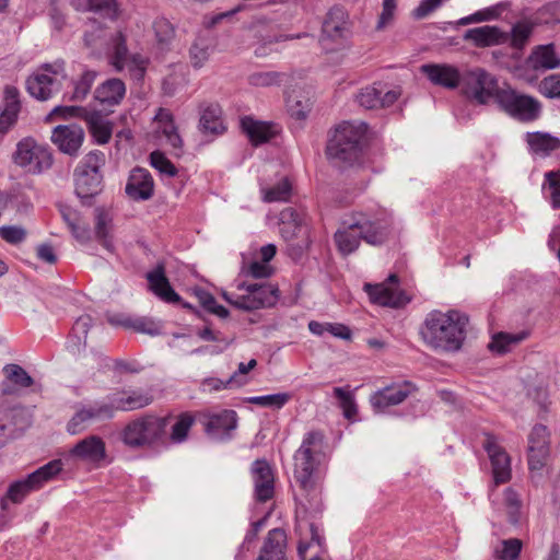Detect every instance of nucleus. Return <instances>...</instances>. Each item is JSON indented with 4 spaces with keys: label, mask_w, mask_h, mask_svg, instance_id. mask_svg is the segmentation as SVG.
I'll list each match as a JSON object with an SVG mask.
<instances>
[{
    "label": "nucleus",
    "mask_w": 560,
    "mask_h": 560,
    "mask_svg": "<svg viewBox=\"0 0 560 560\" xmlns=\"http://www.w3.org/2000/svg\"><path fill=\"white\" fill-rule=\"evenodd\" d=\"M324 447V434L319 431H310L304 434L293 456L294 478L313 510L322 508L320 467L325 462Z\"/></svg>",
    "instance_id": "nucleus-1"
},
{
    "label": "nucleus",
    "mask_w": 560,
    "mask_h": 560,
    "mask_svg": "<svg viewBox=\"0 0 560 560\" xmlns=\"http://www.w3.org/2000/svg\"><path fill=\"white\" fill-rule=\"evenodd\" d=\"M468 317L458 311L430 312L420 327L423 342L435 351L456 352L466 339Z\"/></svg>",
    "instance_id": "nucleus-2"
},
{
    "label": "nucleus",
    "mask_w": 560,
    "mask_h": 560,
    "mask_svg": "<svg viewBox=\"0 0 560 560\" xmlns=\"http://www.w3.org/2000/svg\"><path fill=\"white\" fill-rule=\"evenodd\" d=\"M63 464L61 459H52L40 466L24 478L12 481L5 494L0 499L2 511H9L11 504H21L35 491L43 489L48 482L55 480L62 471Z\"/></svg>",
    "instance_id": "nucleus-3"
},
{
    "label": "nucleus",
    "mask_w": 560,
    "mask_h": 560,
    "mask_svg": "<svg viewBox=\"0 0 560 560\" xmlns=\"http://www.w3.org/2000/svg\"><path fill=\"white\" fill-rule=\"evenodd\" d=\"M354 215L355 220H351L349 226H357L365 243L380 246L394 237L393 217L385 209L357 211Z\"/></svg>",
    "instance_id": "nucleus-4"
},
{
    "label": "nucleus",
    "mask_w": 560,
    "mask_h": 560,
    "mask_svg": "<svg viewBox=\"0 0 560 560\" xmlns=\"http://www.w3.org/2000/svg\"><path fill=\"white\" fill-rule=\"evenodd\" d=\"M167 427L168 418L147 415L129 422L121 432V440L132 448L150 446L165 436Z\"/></svg>",
    "instance_id": "nucleus-5"
},
{
    "label": "nucleus",
    "mask_w": 560,
    "mask_h": 560,
    "mask_svg": "<svg viewBox=\"0 0 560 560\" xmlns=\"http://www.w3.org/2000/svg\"><path fill=\"white\" fill-rule=\"evenodd\" d=\"M498 105L511 117L522 121L536 120L541 112L540 103L533 96L504 89L498 95Z\"/></svg>",
    "instance_id": "nucleus-6"
},
{
    "label": "nucleus",
    "mask_w": 560,
    "mask_h": 560,
    "mask_svg": "<svg viewBox=\"0 0 560 560\" xmlns=\"http://www.w3.org/2000/svg\"><path fill=\"white\" fill-rule=\"evenodd\" d=\"M350 33L348 12L341 7L330 8L323 22L322 42L332 45L334 50L341 49L348 45Z\"/></svg>",
    "instance_id": "nucleus-7"
},
{
    "label": "nucleus",
    "mask_w": 560,
    "mask_h": 560,
    "mask_svg": "<svg viewBox=\"0 0 560 560\" xmlns=\"http://www.w3.org/2000/svg\"><path fill=\"white\" fill-rule=\"evenodd\" d=\"M240 290L245 293L236 296V307L245 311H254L276 305L279 300V289L270 282L242 283Z\"/></svg>",
    "instance_id": "nucleus-8"
},
{
    "label": "nucleus",
    "mask_w": 560,
    "mask_h": 560,
    "mask_svg": "<svg viewBox=\"0 0 560 560\" xmlns=\"http://www.w3.org/2000/svg\"><path fill=\"white\" fill-rule=\"evenodd\" d=\"M502 90L498 85V80L483 69L478 68L465 75L463 91L468 98L478 104H487L492 98L498 103V95Z\"/></svg>",
    "instance_id": "nucleus-9"
},
{
    "label": "nucleus",
    "mask_w": 560,
    "mask_h": 560,
    "mask_svg": "<svg viewBox=\"0 0 560 560\" xmlns=\"http://www.w3.org/2000/svg\"><path fill=\"white\" fill-rule=\"evenodd\" d=\"M63 61L40 65L26 80L28 93L39 101L50 98L56 81L58 77L63 75Z\"/></svg>",
    "instance_id": "nucleus-10"
},
{
    "label": "nucleus",
    "mask_w": 560,
    "mask_h": 560,
    "mask_svg": "<svg viewBox=\"0 0 560 560\" xmlns=\"http://www.w3.org/2000/svg\"><path fill=\"white\" fill-rule=\"evenodd\" d=\"M14 161L27 172L42 173L51 166L52 155L43 142H18Z\"/></svg>",
    "instance_id": "nucleus-11"
},
{
    "label": "nucleus",
    "mask_w": 560,
    "mask_h": 560,
    "mask_svg": "<svg viewBox=\"0 0 560 560\" xmlns=\"http://www.w3.org/2000/svg\"><path fill=\"white\" fill-rule=\"evenodd\" d=\"M398 277L389 275L382 283L364 285V291L373 304L387 307H401L410 302V298L397 287Z\"/></svg>",
    "instance_id": "nucleus-12"
},
{
    "label": "nucleus",
    "mask_w": 560,
    "mask_h": 560,
    "mask_svg": "<svg viewBox=\"0 0 560 560\" xmlns=\"http://www.w3.org/2000/svg\"><path fill=\"white\" fill-rule=\"evenodd\" d=\"M549 431L544 424H536L528 435V467L530 471H540L550 452Z\"/></svg>",
    "instance_id": "nucleus-13"
},
{
    "label": "nucleus",
    "mask_w": 560,
    "mask_h": 560,
    "mask_svg": "<svg viewBox=\"0 0 560 560\" xmlns=\"http://www.w3.org/2000/svg\"><path fill=\"white\" fill-rule=\"evenodd\" d=\"M153 401V396L149 390L130 389L119 390L107 396L105 402L110 409V417L115 411H132L144 408Z\"/></svg>",
    "instance_id": "nucleus-14"
},
{
    "label": "nucleus",
    "mask_w": 560,
    "mask_h": 560,
    "mask_svg": "<svg viewBox=\"0 0 560 560\" xmlns=\"http://www.w3.org/2000/svg\"><path fill=\"white\" fill-rule=\"evenodd\" d=\"M483 448L488 453L495 486L511 479V458L492 434H486Z\"/></svg>",
    "instance_id": "nucleus-15"
},
{
    "label": "nucleus",
    "mask_w": 560,
    "mask_h": 560,
    "mask_svg": "<svg viewBox=\"0 0 560 560\" xmlns=\"http://www.w3.org/2000/svg\"><path fill=\"white\" fill-rule=\"evenodd\" d=\"M78 12L93 13L102 21L116 23L121 20L125 9L119 0H71Z\"/></svg>",
    "instance_id": "nucleus-16"
},
{
    "label": "nucleus",
    "mask_w": 560,
    "mask_h": 560,
    "mask_svg": "<svg viewBox=\"0 0 560 560\" xmlns=\"http://www.w3.org/2000/svg\"><path fill=\"white\" fill-rule=\"evenodd\" d=\"M415 390L410 382L393 384L371 395L370 402L376 412H384L386 408L401 404Z\"/></svg>",
    "instance_id": "nucleus-17"
},
{
    "label": "nucleus",
    "mask_w": 560,
    "mask_h": 560,
    "mask_svg": "<svg viewBox=\"0 0 560 560\" xmlns=\"http://www.w3.org/2000/svg\"><path fill=\"white\" fill-rule=\"evenodd\" d=\"M368 142H328L326 154L337 167L345 168L361 161L364 144Z\"/></svg>",
    "instance_id": "nucleus-18"
},
{
    "label": "nucleus",
    "mask_w": 560,
    "mask_h": 560,
    "mask_svg": "<svg viewBox=\"0 0 560 560\" xmlns=\"http://www.w3.org/2000/svg\"><path fill=\"white\" fill-rule=\"evenodd\" d=\"M240 130L248 140H273L282 133L280 124L259 120L252 115L240 118Z\"/></svg>",
    "instance_id": "nucleus-19"
},
{
    "label": "nucleus",
    "mask_w": 560,
    "mask_h": 560,
    "mask_svg": "<svg viewBox=\"0 0 560 560\" xmlns=\"http://www.w3.org/2000/svg\"><path fill=\"white\" fill-rule=\"evenodd\" d=\"M110 418V409L105 400L95 401L92 405L82 407L73 415L67 424V431L71 435H75L82 432L90 422Z\"/></svg>",
    "instance_id": "nucleus-20"
},
{
    "label": "nucleus",
    "mask_w": 560,
    "mask_h": 560,
    "mask_svg": "<svg viewBox=\"0 0 560 560\" xmlns=\"http://www.w3.org/2000/svg\"><path fill=\"white\" fill-rule=\"evenodd\" d=\"M255 498L266 502L273 497L275 478L272 469L266 459H256L252 465Z\"/></svg>",
    "instance_id": "nucleus-21"
},
{
    "label": "nucleus",
    "mask_w": 560,
    "mask_h": 560,
    "mask_svg": "<svg viewBox=\"0 0 560 560\" xmlns=\"http://www.w3.org/2000/svg\"><path fill=\"white\" fill-rule=\"evenodd\" d=\"M69 455L85 463L100 464L106 458V445L102 438L90 435L80 440Z\"/></svg>",
    "instance_id": "nucleus-22"
},
{
    "label": "nucleus",
    "mask_w": 560,
    "mask_h": 560,
    "mask_svg": "<svg viewBox=\"0 0 560 560\" xmlns=\"http://www.w3.org/2000/svg\"><path fill=\"white\" fill-rule=\"evenodd\" d=\"M109 323L114 326H121L150 336H158L164 331V325L161 320L148 316L116 314L109 317Z\"/></svg>",
    "instance_id": "nucleus-23"
},
{
    "label": "nucleus",
    "mask_w": 560,
    "mask_h": 560,
    "mask_svg": "<svg viewBox=\"0 0 560 560\" xmlns=\"http://www.w3.org/2000/svg\"><path fill=\"white\" fill-rule=\"evenodd\" d=\"M237 425V415L234 410H222L208 417L205 423L207 434L217 441L229 439Z\"/></svg>",
    "instance_id": "nucleus-24"
},
{
    "label": "nucleus",
    "mask_w": 560,
    "mask_h": 560,
    "mask_svg": "<svg viewBox=\"0 0 560 560\" xmlns=\"http://www.w3.org/2000/svg\"><path fill=\"white\" fill-rule=\"evenodd\" d=\"M351 220H355L354 212L342 219L341 226L334 234V242L342 256L353 254L363 241L358 228L349 226Z\"/></svg>",
    "instance_id": "nucleus-25"
},
{
    "label": "nucleus",
    "mask_w": 560,
    "mask_h": 560,
    "mask_svg": "<svg viewBox=\"0 0 560 560\" xmlns=\"http://www.w3.org/2000/svg\"><path fill=\"white\" fill-rule=\"evenodd\" d=\"M126 194L133 200H148L152 197L154 183L147 168L136 167L130 172Z\"/></svg>",
    "instance_id": "nucleus-26"
},
{
    "label": "nucleus",
    "mask_w": 560,
    "mask_h": 560,
    "mask_svg": "<svg viewBox=\"0 0 560 560\" xmlns=\"http://www.w3.org/2000/svg\"><path fill=\"white\" fill-rule=\"evenodd\" d=\"M21 110L20 93L13 85L4 89L3 108L0 113V137L16 124Z\"/></svg>",
    "instance_id": "nucleus-27"
},
{
    "label": "nucleus",
    "mask_w": 560,
    "mask_h": 560,
    "mask_svg": "<svg viewBox=\"0 0 560 560\" xmlns=\"http://www.w3.org/2000/svg\"><path fill=\"white\" fill-rule=\"evenodd\" d=\"M464 38L471 42L478 48H485L506 44L509 34L501 31L498 26L485 25L468 30Z\"/></svg>",
    "instance_id": "nucleus-28"
},
{
    "label": "nucleus",
    "mask_w": 560,
    "mask_h": 560,
    "mask_svg": "<svg viewBox=\"0 0 560 560\" xmlns=\"http://www.w3.org/2000/svg\"><path fill=\"white\" fill-rule=\"evenodd\" d=\"M421 72L435 85L450 90L456 89L460 83V73L457 68L450 65H423Z\"/></svg>",
    "instance_id": "nucleus-29"
},
{
    "label": "nucleus",
    "mask_w": 560,
    "mask_h": 560,
    "mask_svg": "<svg viewBox=\"0 0 560 560\" xmlns=\"http://www.w3.org/2000/svg\"><path fill=\"white\" fill-rule=\"evenodd\" d=\"M199 122L205 133L214 137L223 136L228 130L223 110L218 103L208 104L202 108Z\"/></svg>",
    "instance_id": "nucleus-30"
},
{
    "label": "nucleus",
    "mask_w": 560,
    "mask_h": 560,
    "mask_svg": "<svg viewBox=\"0 0 560 560\" xmlns=\"http://www.w3.org/2000/svg\"><path fill=\"white\" fill-rule=\"evenodd\" d=\"M30 423L27 412L20 406L0 409V432L9 436L22 432Z\"/></svg>",
    "instance_id": "nucleus-31"
},
{
    "label": "nucleus",
    "mask_w": 560,
    "mask_h": 560,
    "mask_svg": "<svg viewBox=\"0 0 560 560\" xmlns=\"http://www.w3.org/2000/svg\"><path fill=\"white\" fill-rule=\"evenodd\" d=\"M96 78L97 72L95 70H83L78 78L71 81L70 90L63 94V101L69 103L83 102L90 94Z\"/></svg>",
    "instance_id": "nucleus-32"
},
{
    "label": "nucleus",
    "mask_w": 560,
    "mask_h": 560,
    "mask_svg": "<svg viewBox=\"0 0 560 560\" xmlns=\"http://www.w3.org/2000/svg\"><path fill=\"white\" fill-rule=\"evenodd\" d=\"M102 175L100 172H88L79 167L74 171V186L77 196L84 200L94 197L101 191Z\"/></svg>",
    "instance_id": "nucleus-33"
},
{
    "label": "nucleus",
    "mask_w": 560,
    "mask_h": 560,
    "mask_svg": "<svg viewBox=\"0 0 560 560\" xmlns=\"http://www.w3.org/2000/svg\"><path fill=\"white\" fill-rule=\"evenodd\" d=\"M126 94V86L122 80L113 78L100 84L94 91V98L102 105H118Z\"/></svg>",
    "instance_id": "nucleus-34"
},
{
    "label": "nucleus",
    "mask_w": 560,
    "mask_h": 560,
    "mask_svg": "<svg viewBox=\"0 0 560 560\" xmlns=\"http://www.w3.org/2000/svg\"><path fill=\"white\" fill-rule=\"evenodd\" d=\"M373 136L366 122L343 120L335 126L331 140H368Z\"/></svg>",
    "instance_id": "nucleus-35"
},
{
    "label": "nucleus",
    "mask_w": 560,
    "mask_h": 560,
    "mask_svg": "<svg viewBox=\"0 0 560 560\" xmlns=\"http://www.w3.org/2000/svg\"><path fill=\"white\" fill-rule=\"evenodd\" d=\"M285 541L287 536L283 529H271L267 535L257 560H285Z\"/></svg>",
    "instance_id": "nucleus-36"
},
{
    "label": "nucleus",
    "mask_w": 560,
    "mask_h": 560,
    "mask_svg": "<svg viewBox=\"0 0 560 560\" xmlns=\"http://www.w3.org/2000/svg\"><path fill=\"white\" fill-rule=\"evenodd\" d=\"M7 382L2 384L4 394H13L16 389L27 388L33 385L32 376L19 364L10 363L3 368Z\"/></svg>",
    "instance_id": "nucleus-37"
},
{
    "label": "nucleus",
    "mask_w": 560,
    "mask_h": 560,
    "mask_svg": "<svg viewBox=\"0 0 560 560\" xmlns=\"http://www.w3.org/2000/svg\"><path fill=\"white\" fill-rule=\"evenodd\" d=\"M88 131L93 140H110L114 133V124L100 112H86L83 117Z\"/></svg>",
    "instance_id": "nucleus-38"
},
{
    "label": "nucleus",
    "mask_w": 560,
    "mask_h": 560,
    "mask_svg": "<svg viewBox=\"0 0 560 560\" xmlns=\"http://www.w3.org/2000/svg\"><path fill=\"white\" fill-rule=\"evenodd\" d=\"M128 57L127 36L121 31H117L109 40L108 61L116 71H122Z\"/></svg>",
    "instance_id": "nucleus-39"
},
{
    "label": "nucleus",
    "mask_w": 560,
    "mask_h": 560,
    "mask_svg": "<svg viewBox=\"0 0 560 560\" xmlns=\"http://www.w3.org/2000/svg\"><path fill=\"white\" fill-rule=\"evenodd\" d=\"M150 290L161 300L167 303L175 302V290L171 287L165 277L163 268L159 267L149 272L148 276Z\"/></svg>",
    "instance_id": "nucleus-40"
},
{
    "label": "nucleus",
    "mask_w": 560,
    "mask_h": 560,
    "mask_svg": "<svg viewBox=\"0 0 560 560\" xmlns=\"http://www.w3.org/2000/svg\"><path fill=\"white\" fill-rule=\"evenodd\" d=\"M92 317L90 315H82L77 318L72 326L70 338L67 341V347L73 353L80 352L86 346V337L90 327L92 326Z\"/></svg>",
    "instance_id": "nucleus-41"
},
{
    "label": "nucleus",
    "mask_w": 560,
    "mask_h": 560,
    "mask_svg": "<svg viewBox=\"0 0 560 560\" xmlns=\"http://www.w3.org/2000/svg\"><path fill=\"white\" fill-rule=\"evenodd\" d=\"M302 218L292 208H285L280 212V233L285 241L293 240L301 231Z\"/></svg>",
    "instance_id": "nucleus-42"
},
{
    "label": "nucleus",
    "mask_w": 560,
    "mask_h": 560,
    "mask_svg": "<svg viewBox=\"0 0 560 560\" xmlns=\"http://www.w3.org/2000/svg\"><path fill=\"white\" fill-rule=\"evenodd\" d=\"M535 68L553 69L560 66L552 44L536 46L530 55Z\"/></svg>",
    "instance_id": "nucleus-43"
},
{
    "label": "nucleus",
    "mask_w": 560,
    "mask_h": 560,
    "mask_svg": "<svg viewBox=\"0 0 560 560\" xmlns=\"http://www.w3.org/2000/svg\"><path fill=\"white\" fill-rule=\"evenodd\" d=\"M528 337L527 331H520L515 334L498 332L492 337L489 343V349L498 354L506 353L511 350L512 346L520 343Z\"/></svg>",
    "instance_id": "nucleus-44"
},
{
    "label": "nucleus",
    "mask_w": 560,
    "mask_h": 560,
    "mask_svg": "<svg viewBox=\"0 0 560 560\" xmlns=\"http://www.w3.org/2000/svg\"><path fill=\"white\" fill-rule=\"evenodd\" d=\"M197 335L203 340L215 342L214 346H207L205 348L198 349V352L219 354L226 350L231 343V339L224 337L219 331L210 329L209 327H205L203 329L198 330Z\"/></svg>",
    "instance_id": "nucleus-45"
},
{
    "label": "nucleus",
    "mask_w": 560,
    "mask_h": 560,
    "mask_svg": "<svg viewBox=\"0 0 560 560\" xmlns=\"http://www.w3.org/2000/svg\"><path fill=\"white\" fill-rule=\"evenodd\" d=\"M542 194L553 209L560 208V172L550 171L545 174Z\"/></svg>",
    "instance_id": "nucleus-46"
},
{
    "label": "nucleus",
    "mask_w": 560,
    "mask_h": 560,
    "mask_svg": "<svg viewBox=\"0 0 560 560\" xmlns=\"http://www.w3.org/2000/svg\"><path fill=\"white\" fill-rule=\"evenodd\" d=\"M533 31L534 26L529 22L523 21L514 24L508 39L510 47L515 50H523L527 45Z\"/></svg>",
    "instance_id": "nucleus-47"
},
{
    "label": "nucleus",
    "mask_w": 560,
    "mask_h": 560,
    "mask_svg": "<svg viewBox=\"0 0 560 560\" xmlns=\"http://www.w3.org/2000/svg\"><path fill=\"white\" fill-rule=\"evenodd\" d=\"M180 285L188 288V284L185 282H182ZM189 289L192 291L194 295L198 299L199 303L205 310L221 318H225L229 315L228 310L224 306L218 304L212 294L197 287Z\"/></svg>",
    "instance_id": "nucleus-48"
},
{
    "label": "nucleus",
    "mask_w": 560,
    "mask_h": 560,
    "mask_svg": "<svg viewBox=\"0 0 560 560\" xmlns=\"http://www.w3.org/2000/svg\"><path fill=\"white\" fill-rule=\"evenodd\" d=\"M109 222L107 214L103 210H97L95 236L106 250L114 253L115 246L110 236Z\"/></svg>",
    "instance_id": "nucleus-49"
},
{
    "label": "nucleus",
    "mask_w": 560,
    "mask_h": 560,
    "mask_svg": "<svg viewBox=\"0 0 560 560\" xmlns=\"http://www.w3.org/2000/svg\"><path fill=\"white\" fill-rule=\"evenodd\" d=\"M292 185L287 177L272 187H261L262 199L266 202L287 201L291 196Z\"/></svg>",
    "instance_id": "nucleus-50"
},
{
    "label": "nucleus",
    "mask_w": 560,
    "mask_h": 560,
    "mask_svg": "<svg viewBox=\"0 0 560 560\" xmlns=\"http://www.w3.org/2000/svg\"><path fill=\"white\" fill-rule=\"evenodd\" d=\"M175 133V122L173 116L167 110L160 108L154 118V137L156 140L161 138L170 139Z\"/></svg>",
    "instance_id": "nucleus-51"
},
{
    "label": "nucleus",
    "mask_w": 560,
    "mask_h": 560,
    "mask_svg": "<svg viewBox=\"0 0 560 560\" xmlns=\"http://www.w3.org/2000/svg\"><path fill=\"white\" fill-rule=\"evenodd\" d=\"M523 544L517 538L503 539L494 548V557L499 560H517L522 551Z\"/></svg>",
    "instance_id": "nucleus-52"
},
{
    "label": "nucleus",
    "mask_w": 560,
    "mask_h": 560,
    "mask_svg": "<svg viewBox=\"0 0 560 560\" xmlns=\"http://www.w3.org/2000/svg\"><path fill=\"white\" fill-rule=\"evenodd\" d=\"M290 398L291 396L288 393H277L262 396L247 397L246 402L257 405L260 407L280 409L290 400Z\"/></svg>",
    "instance_id": "nucleus-53"
},
{
    "label": "nucleus",
    "mask_w": 560,
    "mask_h": 560,
    "mask_svg": "<svg viewBox=\"0 0 560 560\" xmlns=\"http://www.w3.org/2000/svg\"><path fill=\"white\" fill-rule=\"evenodd\" d=\"M381 94L382 90L375 85H369L360 90L357 95V102L366 109L382 108Z\"/></svg>",
    "instance_id": "nucleus-54"
},
{
    "label": "nucleus",
    "mask_w": 560,
    "mask_h": 560,
    "mask_svg": "<svg viewBox=\"0 0 560 560\" xmlns=\"http://www.w3.org/2000/svg\"><path fill=\"white\" fill-rule=\"evenodd\" d=\"M504 505L508 511L510 523L516 525L520 522L522 501L518 493L512 488L504 491Z\"/></svg>",
    "instance_id": "nucleus-55"
},
{
    "label": "nucleus",
    "mask_w": 560,
    "mask_h": 560,
    "mask_svg": "<svg viewBox=\"0 0 560 560\" xmlns=\"http://www.w3.org/2000/svg\"><path fill=\"white\" fill-rule=\"evenodd\" d=\"M334 396L339 400L340 408L347 419H351L357 412L354 395L351 390L343 387H335Z\"/></svg>",
    "instance_id": "nucleus-56"
},
{
    "label": "nucleus",
    "mask_w": 560,
    "mask_h": 560,
    "mask_svg": "<svg viewBox=\"0 0 560 560\" xmlns=\"http://www.w3.org/2000/svg\"><path fill=\"white\" fill-rule=\"evenodd\" d=\"M84 131L83 129L74 124L68 125H59L54 128L51 139L50 140H83Z\"/></svg>",
    "instance_id": "nucleus-57"
},
{
    "label": "nucleus",
    "mask_w": 560,
    "mask_h": 560,
    "mask_svg": "<svg viewBox=\"0 0 560 560\" xmlns=\"http://www.w3.org/2000/svg\"><path fill=\"white\" fill-rule=\"evenodd\" d=\"M538 90L548 98H560V73L545 77L539 82Z\"/></svg>",
    "instance_id": "nucleus-58"
},
{
    "label": "nucleus",
    "mask_w": 560,
    "mask_h": 560,
    "mask_svg": "<svg viewBox=\"0 0 560 560\" xmlns=\"http://www.w3.org/2000/svg\"><path fill=\"white\" fill-rule=\"evenodd\" d=\"M86 109L82 106H57L47 116V121H55L56 119H67L69 117L83 118Z\"/></svg>",
    "instance_id": "nucleus-59"
},
{
    "label": "nucleus",
    "mask_w": 560,
    "mask_h": 560,
    "mask_svg": "<svg viewBox=\"0 0 560 560\" xmlns=\"http://www.w3.org/2000/svg\"><path fill=\"white\" fill-rule=\"evenodd\" d=\"M313 108V102L310 97L303 96L300 100H296L291 106H290V115L293 119L298 121H305Z\"/></svg>",
    "instance_id": "nucleus-60"
},
{
    "label": "nucleus",
    "mask_w": 560,
    "mask_h": 560,
    "mask_svg": "<svg viewBox=\"0 0 560 560\" xmlns=\"http://www.w3.org/2000/svg\"><path fill=\"white\" fill-rule=\"evenodd\" d=\"M105 153L100 150H94L91 151L77 167L91 173L100 172V168L105 165Z\"/></svg>",
    "instance_id": "nucleus-61"
},
{
    "label": "nucleus",
    "mask_w": 560,
    "mask_h": 560,
    "mask_svg": "<svg viewBox=\"0 0 560 560\" xmlns=\"http://www.w3.org/2000/svg\"><path fill=\"white\" fill-rule=\"evenodd\" d=\"M397 10V0H383L382 12L378 15L376 30H384L390 25L395 19Z\"/></svg>",
    "instance_id": "nucleus-62"
},
{
    "label": "nucleus",
    "mask_w": 560,
    "mask_h": 560,
    "mask_svg": "<svg viewBox=\"0 0 560 560\" xmlns=\"http://www.w3.org/2000/svg\"><path fill=\"white\" fill-rule=\"evenodd\" d=\"M154 32L156 39L160 44L170 43L175 36V28L173 24L166 19H159L154 22Z\"/></svg>",
    "instance_id": "nucleus-63"
},
{
    "label": "nucleus",
    "mask_w": 560,
    "mask_h": 560,
    "mask_svg": "<svg viewBox=\"0 0 560 560\" xmlns=\"http://www.w3.org/2000/svg\"><path fill=\"white\" fill-rule=\"evenodd\" d=\"M150 164L161 174H166L170 176L175 175V166L161 151H153L150 154Z\"/></svg>",
    "instance_id": "nucleus-64"
}]
</instances>
